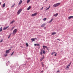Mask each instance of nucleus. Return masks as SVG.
<instances>
[{
  "instance_id": "1",
  "label": "nucleus",
  "mask_w": 73,
  "mask_h": 73,
  "mask_svg": "<svg viewBox=\"0 0 73 73\" xmlns=\"http://www.w3.org/2000/svg\"><path fill=\"white\" fill-rule=\"evenodd\" d=\"M42 47L43 48L42 49L41 51L42 52H43V54H45V48L48 49V47L45 46H44V45L42 46Z\"/></svg>"
},
{
  "instance_id": "2",
  "label": "nucleus",
  "mask_w": 73,
  "mask_h": 73,
  "mask_svg": "<svg viewBox=\"0 0 73 73\" xmlns=\"http://www.w3.org/2000/svg\"><path fill=\"white\" fill-rule=\"evenodd\" d=\"M60 5V3H58L56 4H55L53 5V7H58V5Z\"/></svg>"
},
{
  "instance_id": "3",
  "label": "nucleus",
  "mask_w": 73,
  "mask_h": 73,
  "mask_svg": "<svg viewBox=\"0 0 73 73\" xmlns=\"http://www.w3.org/2000/svg\"><path fill=\"white\" fill-rule=\"evenodd\" d=\"M72 64V62H71L68 65V66H67L66 68V70H68L69 69V67L70 66V65H71V64Z\"/></svg>"
},
{
  "instance_id": "4",
  "label": "nucleus",
  "mask_w": 73,
  "mask_h": 73,
  "mask_svg": "<svg viewBox=\"0 0 73 73\" xmlns=\"http://www.w3.org/2000/svg\"><path fill=\"white\" fill-rule=\"evenodd\" d=\"M22 9H20L18 11H17V15H19V14H20V13H21V11H22Z\"/></svg>"
},
{
  "instance_id": "5",
  "label": "nucleus",
  "mask_w": 73,
  "mask_h": 73,
  "mask_svg": "<svg viewBox=\"0 0 73 73\" xmlns=\"http://www.w3.org/2000/svg\"><path fill=\"white\" fill-rule=\"evenodd\" d=\"M17 29H14V30L13 31V35H14L16 34V33L17 32Z\"/></svg>"
},
{
  "instance_id": "6",
  "label": "nucleus",
  "mask_w": 73,
  "mask_h": 73,
  "mask_svg": "<svg viewBox=\"0 0 73 73\" xmlns=\"http://www.w3.org/2000/svg\"><path fill=\"white\" fill-rule=\"evenodd\" d=\"M37 13H35L34 14H33L32 15V16H36V15H37Z\"/></svg>"
},
{
  "instance_id": "7",
  "label": "nucleus",
  "mask_w": 73,
  "mask_h": 73,
  "mask_svg": "<svg viewBox=\"0 0 73 73\" xmlns=\"http://www.w3.org/2000/svg\"><path fill=\"white\" fill-rule=\"evenodd\" d=\"M9 28V26L3 28V30H5L6 29H7V28Z\"/></svg>"
},
{
  "instance_id": "8",
  "label": "nucleus",
  "mask_w": 73,
  "mask_h": 73,
  "mask_svg": "<svg viewBox=\"0 0 73 73\" xmlns=\"http://www.w3.org/2000/svg\"><path fill=\"white\" fill-rule=\"evenodd\" d=\"M22 2H23V1L22 0H20L19 1V2L18 3L19 5H20V4H21L22 3Z\"/></svg>"
},
{
  "instance_id": "9",
  "label": "nucleus",
  "mask_w": 73,
  "mask_h": 73,
  "mask_svg": "<svg viewBox=\"0 0 73 73\" xmlns=\"http://www.w3.org/2000/svg\"><path fill=\"white\" fill-rule=\"evenodd\" d=\"M45 25H46L45 24V23L42 24V25H41V27H44Z\"/></svg>"
},
{
  "instance_id": "10",
  "label": "nucleus",
  "mask_w": 73,
  "mask_h": 73,
  "mask_svg": "<svg viewBox=\"0 0 73 73\" xmlns=\"http://www.w3.org/2000/svg\"><path fill=\"white\" fill-rule=\"evenodd\" d=\"M34 45L35 46H39V45H40V44H34Z\"/></svg>"
},
{
  "instance_id": "11",
  "label": "nucleus",
  "mask_w": 73,
  "mask_h": 73,
  "mask_svg": "<svg viewBox=\"0 0 73 73\" xmlns=\"http://www.w3.org/2000/svg\"><path fill=\"white\" fill-rule=\"evenodd\" d=\"M58 15V13H57L56 14H54V16H55V17H56V16Z\"/></svg>"
},
{
  "instance_id": "12",
  "label": "nucleus",
  "mask_w": 73,
  "mask_h": 73,
  "mask_svg": "<svg viewBox=\"0 0 73 73\" xmlns=\"http://www.w3.org/2000/svg\"><path fill=\"white\" fill-rule=\"evenodd\" d=\"M72 18H73V16H70L68 17V19H72Z\"/></svg>"
},
{
  "instance_id": "13",
  "label": "nucleus",
  "mask_w": 73,
  "mask_h": 73,
  "mask_svg": "<svg viewBox=\"0 0 73 73\" xmlns=\"http://www.w3.org/2000/svg\"><path fill=\"white\" fill-rule=\"evenodd\" d=\"M56 32H54V33H52L51 35H56Z\"/></svg>"
},
{
  "instance_id": "14",
  "label": "nucleus",
  "mask_w": 73,
  "mask_h": 73,
  "mask_svg": "<svg viewBox=\"0 0 73 73\" xmlns=\"http://www.w3.org/2000/svg\"><path fill=\"white\" fill-rule=\"evenodd\" d=\"M5 3H4L3 5V8H4V7H5Z\"/></svg>"
},
{
  "instance_id": "15",
  "label": "nucleus",
  "mask_w": 73,
  "mask_h": 73,
  "mask_svg": "<svg viewBox=\"0 0 73 73\" xmlns=\"http://www.w3.org/2000/svg\"><path fill=\"white\" fill-rule=\"evenodd\" d=\"M6 53H9V50H7L6 51Z\"/></svg>"
},
{
  "instance_id": "16",
  "label": "nucleus",
  "mask_w": 73,
  "mask_h": 73,
  "mask_svg": "<svg viewBox=\"0 0 73 73\" xmlns=\"http://www.w3.org/2000/svg\"><path fill=\"white\" fill-rule=\"evenodd\" d=\"M41 64L42 67H44V63H43L42 62Z\"/></svg>"
},
{
  "instance_id": "17",
  "label": "nucleus",
  "mask_w": 73,
  "mask_h": 73,
  "mask_svg": "<svg viewBox=\"0 0 73 73\" xmlns=\"http://www.w3.org/2000/svg\"><path fill=\"white\" fill-rule=\"evenodd\" d=\"M31 6H29L27 9V10H29L31 9Z\"/></svg>"
},
{
  "instance_id": "18",
  "label": "nucleus",
  "mask_w": 73,
  "mask_h": 73,
  "mask_svg": "<svg viewBox=\"0 0 73 73\" xmlns=\"http://www.w3.org/2000/svg\"><path fill=\"white\" fill-rule=\"evenodd\" d=\"M15 3H14L11 6V8H13V7L15 6Z\"/></svg>"
},
{
  "instance_id": "19",
  "label": "nucleus",
  "mask_w": 73,
  "mask_h": 73,
  "mask_svg": "<svg viewBox=\"0 0 73 73\" xmlns=\"http://www.w3.org/2000/svg\"><path fill=\"white\" fill-rule=\"evenodd\" d=\"M43 20H44V21H46V18H44L43 19Z\"/></svg>"
},
{
  "instance_id": "20",
  "label": "nucleus",
  "mask_w": 73,
  "mask_h": 73,
  "mask_svg": "<svg viewBox=\"0 0 73 73\" xmlns=\"http://www.w3.org/2000/svg\"><path fill=\"white\" fill-rule=\"evenodd\" d=\"M53 19H52L51 20H50V21L48 22L49 23H51V22H52L53 21Z\"/></svg>"
},
{
  "instance_id": "21",
  "label": "nucleus",
  "mask_w": 73,
  "mask_h": 73,
  "mask_svg": "<svg viewBox=\"0 0 73 73\" xmlns=\"http://www.w3.org/2000/svg\"><path fill=\"white\" fill-rule=\"evenodd\" d=\"M50 5L49 6V7H48V8H47V9H46V10H48V9H49V8H50Z\"/></svg>"
},
{
  "instance_id": "22",
  "label": "nucleus",
  "mask_w": 73,
  "mask_h": 73,
  "mask_svg": "<svg viewBox=\"0 0 73 73\" xmlns=\"http://www.w3.org/2000/svg\"><path fill=\"white\" fill-rule=\"evenodd\" d=\"M30 1H31V0H27V4L29 3L30 2Z\"/></svg>"
},
{
  "instance_id": "23",
  "label": "nucleus",
  "mask_w": 73,
  "mask_h": 73,
  "mask_svg": "<svg viewBox=\"0 0 73 73\" xmlns=\"http://www.w3.org/2000/svg\"><path fill=\"white\" fill-rule=\"evenodd\" d=\"M56 53V52H53L51 54L52 55H53V54H54V53Z\"/></svg>"
},
{
  "instance_id": "24",
  "label": "nucleus",
  "mask_w": 73,
  "mask_h": 73,
  "mask_svg": "<svg viewBox=\"0 0 73 73\" xmlns=\"http://www.w3.org/2000/svg\"><path fill=\"white\" fill-rule=\"evenodd\" d=\"M3 41V39H1L0 40V42H1Z\"/></svg>"
},
{
  "instance_id": "25",
  "label": "nucleus",
  "mask_w": 73,
  "mask_h": 73,
  "mask_svg": "<svg viewBox=\"0 0 73 73\" xmlns=\"http://www.w3.org/2000/svg\"><path fill=\"white\" fill-rule=\"evenodd\" d=\"M15 21H12L11 23L10 24H13V23H14V22H15Z\"/></svg>"
},
{
  "instance_id": "26",
  "label": "nucleus",
  "mask_w": 73,
  "mask_h": 73,
  "mask_svg": "<svg viewBox=\"0 0 73 73\" xmlns=\"http://www.w3.org/2000/svg\"><path fill=\"white\" fill-rule=\"evenodd\" d=\"M31 40H32V42L35 41V39L34 38L31 39Z\"/></svg>"
},
{
  "instance_id": "27",
  "label": "nucleus",
  "mask_w": 73,
  "mask_h": 73,
  "mask_svg": "<svg viewBox=\"0 0 73 73\" xmlns=\"http://www.w3.org/2000/svg\"><path fill=\"white\" fill-rule=\"evenodd\" d=\"M3 30V29H2V27H1L0 28V32H1L2 31V30Z\"/></svg>"
},
{
  "instance_id": "28",
  "label": "nucleus",
  "mask_w": 73,
  "mask_h": 73,
  "mask_svg": "<svg viewBox=\"0 0 73 73\" xmlns=\"http://www.w3.org/2000/svg\"><path fill=\"white\" fill-rule=\"evenodd\" d=\"M26 45H27V47H28V43L27 42L26 43Z\"/></svg>"
},
{
  "instance_id": "29",
  "label": "nucleus",
  "mask_w": 73,
  "mask_h": 73,
  "mask_svg": "<svg viewBox=\"0 0 73 73\" xmlns=\"http://www.w3.org/2000/svg\"><path fill=\"white\" fill-rule=\"evenodd\" d=\"M14 51H13L12 52V53L11 54V56H12V55H13V54L14 53Z\"/></svg>"
},
{
  "instance_id": "30",
  "label": "nucleus",
  "mask_w": 73,
  "mask_h": 73,
  "mask_svg": "<svg viewBox=\"0 0 73 73\" xmlns=\"http://www.w3.org/2000/svg\"><path fill=\"white\" fill-rule=\"evenodd\" d=\"M42 52H40V55H42Z\"/></svg>"
},
{
  "instance_id": "31",
  "label": "nucleus",
  "mask_w": 73,
  "mask_h": 73,
  "mask_svg": "<svg viewBox=\"0 0 73 73\" xmlns=\"http://www.w3.org/2000/svg\"><path fill=\"white\" fill-rule=\"evenodd\" d=\"M43 60V59H42V58H41L40 59V61H42Z\"/></svg>"
},
{
  "instance_id": "32",
  "label": "nucleus",
  "mask_w": 73,
  "mask_h": 73,
  "mask_svg": "<svg viewBox=\"0 0 73 73\" xmlns=\"http://www.w3.org/2000/svg\"><path fill=\"white\" fill-rule=\"evenodd\" d=\"M13 29H14V27H13L12 29H11V31H12V30H13Z\"/></svg>"
},
{
  "instance_id": "33",
  "label": "nucleus",
  "mask_w": 73,
  "mask_h": 73,
  "mask_svg": "<svg viewBox=\"0 0 73 73\" xmlns=\"http://www.w3.org/2000/svg\"><path fill=\"white\" fill-rule=\"evenodd\" d=\"M42 9H43V7H42V8L40 9V10H42Z\"/></svg>"
},
{
  "instance_id": "34",
  "label": "nucleus",
  "mask_w": 73,
  "mask_h": 73,
  "mask_svg": "<svg viewBox=\"0 0 73 73\" xmlns=\"http://www.w3.org/2000/svg\"><path fill=\"white\" fill-rule=\"evenodd\" d=\"M56 55H57V53H55L54 56H56Z\"/></svg>"
},
{
  "instance_id": "35",
  "label": "nucleus",
  "mask_w": 73,
  "mask_h": 73,
  "mask_svg": "<svg viewBox=\"0 0 73 73\" xmlns=\"http://www.w3.org/2000/svg\"><path fill=\"white\" fill-rule=\"evenodd\" d=\"M7 54H6L5 56V57H6V56H7Z\"/></svg>"
},
{
  "instance_id": "36",
  "label": "nucleus",
  "mask_w": 73,
  "mask_h": 73,
  "mask_svg": "<svg viewBox=\"0 0 73 73\" xmlns=\"http://www.w3.org/2000/svg\"><path fill=\"white\" fill-rule=\"evenodd\" d=\"M11 37V36L10 35H9V37L8 38H9V37Z\"/></svg>"
},
{
  "instance_id": "37",
  "label": "nucleus",
  "mask_w": 73,
  "mask_h": 73,
  "mask_svg": "<svg viewBox=\"0 0 73 73\" xmlns=\"http://www.w3.org/2000/svg\"><path fill=\"white\" fill-rule=\"evenodd\" d=\"M59 72V71H58V70L57 71L56 73H58V72Z\"/></svg>"
},
{
  "instance_id": "38",
  "label": "nucleus",
  "mask_w": 73,
  "mask_h": 73,
  "mask_svg": "<svg viewBox=\"0 0 73 73\" xmlns=\"http://www.w3.org/2000/svg\"><path fill=\"white\" fill-rule=\"evenodd\" d=\"M34 39V40H37V38H35Z\"/></svg>"
},
{
  "instance_id": "39",
  "label": "nucleus",
  "mask_w": 73,
  "mask_h": 73,
  "mask_svg": "<svg viewBox=\"0 0 73 73\" xmlns=\"http://www.w3.org/2000/svg\"><path fill=\"white\" fill-rule=\"evenodd\" d=\"M42 58V59L43 60V59H44V57H43V58Z\"/></svg>"
},
{
  "instance_id": "40",
  "label": "nucleus",
  "mask_w": 73,
  "mask_h": 73,
  "mask_svg": "<svg viewBox=\"0 0 73 73\" xmlns=\"http://www.w3.org/2000/svg\"><path fill=\"white\" fill-rule=\"evenodd\" d=\"M11 50V49H9L8 50H9H9Z\"/></svg>"
},
{
  "instance_id": "41",
  "label": "nucleus",
  "mask_w": 73,
  "mask_h": 73,
  "mask_svg": "<svg viewBox=\"0 0 73 73\" xmlns=\"http://www.w3.org/2000/svg\"><path fill=\"white\" fill-rule=\"evenodd\" d=\"M57 40H59V41H60V39H57Z\"/></svg>"
},
{
  "instance_id": "42",
  "label": "nucleus",
  "mask_w": 73,
  "mask_h": 73,
  "mask_svg": "<svg viewBox=\"0 0 73 73\" xmlns=\"http://www.w3.org/2000/svg\"><path fill=\"white\" fill-rule=\"evenodd\" d=\"M1 3L0 2V5H1Z\"/></svg>"
},
{
  "instance_id": "43",
  "label": "nucleus",
  "mask_w": 73,
  "mask_h": 73,
  "mask_svg": "<svg viewBox=\"0 0 73 73\" xmlns=\"http://www.w3.org/2000/svg\"><path fill=\"white\" fill-rule=\"evenodd\" d=\"M43 72V71H41V72Z\"/></svg>"
},
{
  "instance_id": "44",
  "label": "nucleus",
  "mask_w": 73,
  "mask_h": 73,
  "mask_svg": "<svg viewBox=\"0 0 73 73\" xmlns=\"http://www.w3.org/2000/svg\"><path fill=\"white\" fill-rule=\"evenodd\" d=\"M47 0H46V1H47Z\"/></svg>"
},
{
  "instance_id": "45",
  "label": "nucleus",
  "mask_w": 73,
  "mask_h": 73,
  "mask_svg": "<svg viewBox=\"0 0 73 73\" xmlns=\"http://www.w3.org/2000/svg\"><path fill=\"white\" fill-rule=\"evenodd\" d=\"M8 62H9V61H8Z\"/></svg>"
},
{
  "instance_id": "46",
  "label": "nucleus",
  "mask_w": 73,
  "mask_h": 73,
  "mask_svg": "<svg viewBox=\"0 0 73 73\" xmlns=\"http://www.w3.org/2000/svg\"><path fill=\"white\" fill-rule=\"evenodd\" d=\"M23 0L24 1V0Z\"/></svg>"
},
{
  "instance_id": "47",
  "label": "nucleus",
  "mask_w": 73,
  "mask_h": 73,
  "mask_svg": "<svg viewBox=\"0 0 73 73\" xmlns=\"http://www.w3.org/2000/svg\"><path fill=\"white\" fill-rule=\"evenodd\" d=\"M12 47H11V48H12Z\"/></svg>"
}]
</instances>
